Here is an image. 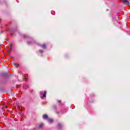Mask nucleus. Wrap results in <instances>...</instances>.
<instances>
[{
	"instance_id": "obj_19",
	"label": "nucleus",
	"mask_w": 130,
	"mask_h": 130,
	"mask_svg": "<svg viewBox=\"0 0 130 130\" xmlns=\"http://www.w3.org/2000/svg\"><path fill=\"white\" fill-rule=\"evenodd\" d=\"M12 35H13V32H12Z\"/></svg>"
},
{
	"instance_id": "obj_11",
	"label": "nucleus",
	"mask_w": 130,
	"mask_h": 130,
	"mask_svg": "<svg viewBox=\"0 0 130 130\" xmlns=\"http://www.w3.org/2000/svg\"><path fill=\"white\" fill-rule=\"evenodd\" d=\"M39 52H40V53H43V50H40Z\"/></svg>"
},
{
	"instance_id": "obj_3",
	"label": "nucleus",
	"mask_w": 130,
	"mask_h": 130,
	"mask_svg": "<svg viewBox=\"0 0 130 130\" xmlns=\"http://www.w3.org/2000/svg\"><path fill=\"white\" fill-rule=\"evenodd\" d=\"M41 47H42L44 49H46V44H43V45H40Z\"/></svg>"
},
{
	"instance_id": "obj_5",
	"label": "nucleus",
	"mask_w": 130,
	"mask_h": 130,
	"mask_svg": "<svg viewBox=\"0 0 130 130\" xmlns=\"http://www.w3.org/2000/svg\"><path fill=\"white\" fill-rule=\"evenodd\" d=\"M48 121L49 123H52V122H53V119H48Z\"/></svg>"
},
{
	"instance_id": "obj_16",
	"label": "nucleus",
	"mask_w": 130,
	"mask_h": 130,
	"mask_svg": "<svg viewBox=\"0 0 130 130\" xmlns=\"http://www.w3.org/2000/svg\"><path fill=\"white\" fill-rule=\"evenodd\" d=\"M25 81H27V78H24Z\"/></svg>"
},
{
	"instance_id": "obj_1",
	"label": "nucleus",
	"mask_w": 130,
	"mask_h": 130,
	"mask_svg": "<svg viewBox=\"0 0 130 130\" xmlns=\"http://www.w3.org/2000/svg\"><path fill=\"white\" fill-rule=\"evenodd\" d=\"M122 3L124 5H126V6H128L129 5V2L127 0H122Z\"/></svg>"
},
{
	"instance_id": "obj_12",
	"label": "nucleus",
	"mask_w": 130,
	"mask_h": 130,
	"mask_svg": "<svg viewBox=\"0 0 130 130\" xmlns=\"http://www.w3.org/2000/svg\"><path fill=\"white\" fill-rule=\"evenodd\" d=\"M10 47H11V48H12V47H13V44L10 45Z\"/></svg>"
},
{
	"instance_id": "obj_7",
	"label": "nucleus",
	"mask_w": 130,
	"mask_h": 130,
	"mask_svg": "<svg viewBox=\"0 0 130 130\" xmlns=\"http://www.w3.org/2000/svg\"><path fill=\"white\" fill-rule=\"evenodd\" d=\"M43 126V123H40L39 125V128H42Z\"/></svg>"
},
{
	"instance_id": "obj_9",
	"label": "nucleus",
	"mask_w": 130,
	"mask_h": 130,
	"mask_svg": "<svg viewBox=\"0 0 130 130\" xmlns=\"http://www.w3.org/2000/svg\"><path fill=\"white\" fill-rule=\"evenodd\" d=\"M43 97H44V98H45V97H46V91L44 92V93L43 94Z\"/></svg>"
},
{
	"instance_id": "obj_8",
	"label": "nucleus",
	"mask_w": 130,
	"mask_h": 130,
	"mask_svg": "<svg viewBox=\"0 0 130 130\" xmlns=\"http://www.w3.org/2000/svg\"><path fill=\"white\" fill-rule=\"evenodd\" d=\"M13 64H14V66H15V67H16V68H19V64L16 63H14Z\"/></svg>"
},
{
	"instance_id": "obj_18",
	"label": "nucleus",
	"mask_w": 130,
	"mask_h": 130,
	"mask_svg": "<svg viewBox=\"0 0 130 130\" xmlns=\"http://www.w3.org/2000/svg\"><path fill=\"white\" fill-rule=\"evenodd\" d=\"M11 50H12V49H11V50H10L9 51L10 52V51H11Z\"/></svg>"
},
{
	"instance_id": "obj_15",
	"label": "nucleus",
	"mask_w": 130,
	"mask_h": 130,
	"mask_svg": "<svg viewBox=\"0 0 130 130\" xmlns=\"http://www.w3.org/2000/svg\"><path fill=\"white\" fill-rule=\"evenodd\" d=\"M31 93H33V92H34V90H31Z\"/></svg>"
},
{
	"instance_id": "obj_14",
	"label": "nucleus",
	"mask_w": 130,
	"mask_h": 130,
	"mask_svg": "<svg viewBox=\"0 0 130 130\" xmlns=\"http://www.w3.org/2000/svg\"><path fill=\"white\" fill-rule=\"evenodd\" d=\"M4 108H8V107L7 106H5V107H4Z\"/></svg>"
},
{
	"instance_id": "obj_4",
	"label": "nucleus",
	"mask_w": 130,
	"mask_h": 130,
	"mask_svg": "<svg viewBox=\"0 0 130 130\" xmlns=\"http://www.w3.org/2000/svg\"><path fill=\"white\" fill-rule=\"evenodd\" d=\"M43 119H48V116L46 114L43 115Z\"/></svg>"
},
{
	"instance_id": "obj_21",
	"label": "nucleus",
	"mask_w": 130,
	"mask_h": 130,
	"mask_svg": "<svg viewBox=\"0 0 130 130\" xmlns=\"http://www.w3.org/2000/svg\"><path fill=\"white\" fill-rule=\"evenodd\" d=\"M18 106V104H17V106Z\"/></svg>"
},
{
	"instance_id": "obj_17",
	"label": "nucleus",
	"mask_w": 130,
	"mask_h": 130,
	"mask_svg": "<svg viewBox=\"0 0 130 130\" xmlns=\"http://www.w3.org/2000/svg\"><path fill=\"white\" fill-rule=\"evenodd\" d=\"M58 103H60V101H58Z\"/></svg>"
},
{
	"instance_id": "obj_6",
	"label": "nucleus",
	"mask_w": 130,
	"mask_h": 130,
	"mask_svg": "<svg viewBox=\"0 0 130 130\" xmlns=\"http://www.w3.org/2000/svg\"><path fill=\"white\" fill-rule=\"evenodd\" d=\"M61 124H58L57 125V129H61Z\"/></svg>"
},
{
	"instance_id": "obj_13",
	"label": "nucleus",
	"mask_w": 130,
	"mask_h": 130,
	"mask_svg": "<svg viewBox=\"0 0 130 130\" xmlns=\"http://www.w3.org/2000/svg\"><path fill=\"white\" fill-rule=\"evenodd\" d=\"M17 87H21V85H17Z\"/></svg>"
},
{
	"instance_id": "obj_20",
	"label": "nucleus",
	"mask_w": 130,
	"mask_h": 130,
	"mask_svg": "<svg viewBox=\"0 0 130 130\" xmlns=\"http://www.w3.org/2000/svg\"><path fill=\"white\" fill-rule=\"evenodd\" d=\"M20 115H22V114H20Z\"/></svg>"
},
{
	"instance_id": "obj_10",
	"label": "nucleus",
	"mask_w": 130,
	"mask_h": 130,
	"mask_svg": "<svg viewBox=\"0 0 130 130\" xmlns=\"http://www.w3.org/2000/svg\"><path fill=\"white\" fill-rule=\"evenodd\" d=\"M23 37H24V38H27V37H28V36L26 35H23Z\"/></svg>"
},
{
	"instance_id": "obj_2",
	"label": "nucleus",
	"mask_w": 130,
	"mask_h": 130,
	"mask_svg": "<svg viewBox=\"0 0 130 130\" xmlns=\"http://www.w3.org/2000/svg\"><path fill=\"white\" fill-rule=\"evenodd\" d=\"M31 41H27V44H32V43H35V41L33 40L32 39H31Z\"/></svg>"
}]
</instances>
